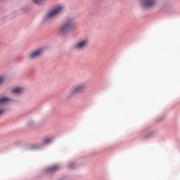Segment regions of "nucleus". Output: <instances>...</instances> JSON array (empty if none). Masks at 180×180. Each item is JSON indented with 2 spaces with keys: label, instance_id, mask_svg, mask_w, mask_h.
<instances>
[{
  "label": "nucleus",
  "instance_id": "13",
  "mask_svg": "<svg viewBox=\"0 0 180 180\" xmlns=\"http://www.w3.org/2000/svg\"><path fill=\"white\" fill-rule=\"evenodd\" d=\"M68 167L69 168H74V163H70Z\"/></svg>",
  "mask_w": 180,
  "mask_h": 180
},
{
  "label": "nucleus",
  "instance_id": "9",
  "mask_svg": "<svg viewBox=\"0 0 180 180\" xmlns=\"http://www.w3.org/2000/svg\"><path fill=\"white\" fill-rule=\"evenodd\" d=\"M60 169V165H55L51 166V167L48 168L47 171L48 172H54V171H57Z\"/></svg>",
  "mask_w": 180,
  "mask_h": 180
},
{
  "label": "nucleus",
  "instance_id": "7",
  "mask_svg": "<svg viewBox=\"0 0 180 180\" xmlns=\"http://www.w3.org/2000/svg\"><path fill=\"white\" fill-rule=\"evenodd\" d=\"M143 6L145 8H151L155 5V0H141Z\"/></svg>",
  "mask_w": 180,
  "mask_h": 180
},
{
  "label": "nucleus",
  "instance_id": "8",
  "mask_svg": "<svg viewBox=\"0 0 180 180\" xmlns=\"http://www.w3.org/2000/svg\"><path fill=\"white\" fill-rule=\"evenodd\" d=\"M23 92V89L22 87H18L12 89V93L13 95H20Z\"/></svg>",
  "mask_w": 180,
  "mask_h": 180
},
{
  "label": "nucleus",
  "instance_id": "3",
  "mask_svg": "<svg viewBox=\"0 0 180 180\" xmlns=\"http://www.w3.org/2000/svg\"><path fill=\"white\" fill-rule=\"evenodd\" d=\"M89 43V41L88 40V39H81L73 46V49L74 50L81 51V50H84V49H86V47H88Z\"/></svg>",
  "mask_w": 180,
  "mask_h": 180
},
{
  "label": "nucleus",
  "instance_id": "11",
  "mask_svg": "<svg viewBox=\"0 0 180 180\" xmlns=\"http://www.w3.org/2000/svg\"><path fill=\"white\" fill-rule=\"evenodd\" d=\"M49 143H51V139H46L44 141V144H49Z\"/></svg>",
  "mask_w": 180,
  "mask_h": 180
},
{
  "label": "nucleus",
  "instance_id": "5",
  "mask_svg": "<svg viewBox=\"0 0 180 180\" xmlns=\"http://www.w3.org/2000/svg\"><path fill=\"white\" fill-rule=\"evenodd\" d=\"M84 89H85V84H79L72 88L70 92L71 94H79V92L84 91Z\"/></svg>",
  "mask_w": 180,
  "mask_h": 180
},
{
  "label": "nucleus",
  "instance_id": "4",
  "mask_svg": "<svg viewBox=\"0 0 180 180\" xmlns=\"http://www.w3.org/2000/svg\"><path fill=\"white\" fill-rule=\"evenodd\" d=\"M41 54H43V49H37L35 50L34 51L32 52L31 53H30L28 55V58L30 60H34V58H37L39 57H40V56H41Z\"/></svg>",
  "mask_w": 180,
  "mask_h": 180
},
{
  "label": "nucleus",
  "instance_id": "12",
  "mask_svg": "<svg viewBox=\"0 0 180 180\" xmlns=\"http://www.w3.org/2000/svg\"><path fill=\"white\" fill-rule=\"evenodd\" d=\"M44 0H33L34 4H41V2H43Z\"/></svg>",
  "mask_w": 180,
  "mask_h": 180
},
{
  "label": "nucleus",
  "instance_id": "10",
  "mask_svg": "<svg viewBox=\"0 0 180 180\" xmlns=\"http://www.w3.org/2000/svg\"><path fill=\"white\" fill-rule=\"evenodd\" d=\"M5 82V77L0 76V86L2 85Z\"/></svg>",
  "mask_w": 180,
  "mask_h": 180
},
{
  "label": "nucleus",
  "instance_id": "6",
  "mask_svg": "<svg viewBox=\"0 0 180 180\" xmlns=\"http://www.w3.org/2000/svg\"><path fill=\"white\" fill-rule=\"evenodd\" d=\"M11 101V98L7 97H3L0 98V116L3 115L5 112V110L2 109V105H5V103H8Z\"/></svg>",
  "mask_w": 180,
  "mask_h": 180
},
{
  "label": "nucleus",
  "instance_id": "1",
  "mask_svg": "<svg viewBox=\"0 0 180 180\" xmlns=\"http://www.w3.org/2000/svg\"><path fill=\"white\" fill-rule=\"evenodd\" d=\"M75 26V22H74V20L72 19H68L66 20L60 27L59 29V34L61 36L64 34H67L68 32H70V30H72Z\"/></svg>",
  "mask_w": 180,
  "mask_h": 180
},
{
  "label": "nucleus",
  "instance_id": "2",
  "mask_svg": "<svg viewBox=\"0 0 180 180\" xmlns=\"http://www.w3.org/2000/svg\"><path fill=\"white\" fill-rule=\"evenodd\" d=\"M64 11V6L61 5L56 6L53 10L49 12V13L46 15V19H53V18H56L57 15H59V13H61Z\"/></svg>",
  "mask_w": 180,
  "mask_h": 180
}]
</instances>
